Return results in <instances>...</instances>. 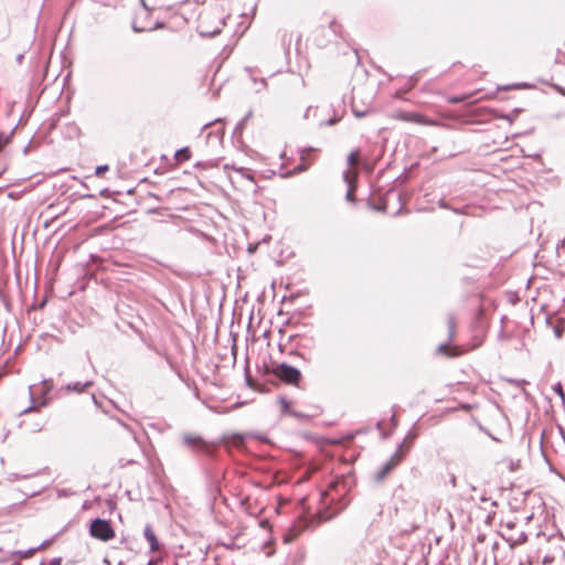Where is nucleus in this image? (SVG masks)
Listing matches in <instances>:
<instances>
[{
  "instance_id": "nucleus-7",
  "label": "nucleus",
  "mask_w": 565,
  "mask_h": 565,
  "mask_svg": "<svg viewBox=\"0 0 565 565\" xmlns=\"http://www.w3.org/2000/svg\"><path fill=\"white\" fill-rule=\"evenodd\" d=\"M358 170H349L344 174L345 181L349 183V192L347 194V199L349 201H354V191H355V181L358 179Z\"/></svg>"
},
{
  "instance_id": "nucleus-4",
  "label": "nucleus",
  "mask_w": 565,
  "mask_h": 565,
  "mask_svg": "<svg viewBox=\"0 0 565 565\" xmlns=\"http://www.w3.org/2000/svg\"><path fill=\"white\" fill-rule=\"evenodd\" d=\"M210 13L206 10H202L198 17V29L204 35H213L221 31L223 24L222 15L217 17V20L211 24L209 21Z\"/></svg>"
},
{
  "instance_id": "nucleus-18",
  "label": "nucleus",
  "mask_w": 565,
  "mask_h": 565,
  "mask_svg": "<svg viewBox=\"0 0 565 565\" xmlns=\"http://www.w3.org/2000/svg\"><path fill=\"white\" fill-rule=\"evenodd\" d=\"M88 385H89V383H85V384L76 383V384H74V386L68 385L67 387H68V390H74L76 392H83Z\"/></svg>"
},
{
  "instance_id": "nucleus-13",
  "label": "nucleus",
  "mask_w": 565,
  "mask_h": 565,
  "mask_svg": "<svg viewBox=\"0 0 565 565\" xmlns=\"http://www.w3.org/2000/svg\"><path fill=\"white\" fill-rule=\"evenodd\" d=\"M361 158L360 150H354L348 156V163L352 168L351 170H356L355 167L359 164Z\"/></svg>"
},
{
  "instance_id": "nucleus-3",
  "label": "nucleus",
  "mask_w": 565,
  "mask_h": 565,
  "mask_svg": "<svg viewBox=\"0 0 565 565\" xmlns=\"http://www.w3.org/2000/svg\"><path fill=\"white\" fill-rule=\"evenodd\" d=\"M89 534L97 540L107 542L116 536L115 530L110 522L103 519L92 521L89 526Z\"/></svg>"
},
{
  "instance_id": "nucleus-12",
  "label": "nucleus",
  "mask_w": 565,
  "mask_h": 565,
  "mask_svg": "<svg viewBox=\"0 0 565 565\" xmlns=\"http://www.w3.org/2000/svg\"><path fill=\"white\" fill-rule=\"evenodd\" d=\"M301 532V525L299 526H292L290 530L284 535V542L285 543H291L294 542Z\"/></svg>"
},
{
  "instance_id": "nucleus-10",
  "label": "nucleus",
  "mask_w": 565,
  "mask_h": 565,
  "mask_svg": "<svg viewBox=\"0 0 565 565\" xmlns=\"http://www.w3.org/2000/svg\"><path fill=\"white\" fill-rule=\"evenodd\" d=\"M145 537L148 541V543L150 545V550L152 552L159 551L160 546H159L158 539H157L153 530L150 526H146V529H145Z\"/></svg>"
},
{
  "instance_id": "nucleus-21",
  "label": "nucleus",
  "mask_w": 565,
  "mask_h": 565,
  "mask_svg": "<svg viewBox=\"0 0 565 565\" xmlns=\"http://www.w3.org/2000/svg\"><path fill=\"white\" fill-rule=\"evenodd\" d=\"M563 332H564V328L563 327H556L555 328V334L557 338H562L563 337Z\"/></svg>"
},
{
  "instance_id": "nucleus-26",
  "label": "nucleus",
  "mask_w": 565,
  "mask_h": 565,
  "mask_svg": "<svg viewBox=\"0 0 565 565\" xmlns=\"http://www.w3.org/2000/svg\"><path fill=\"white\" fill-rule=\"evenodd\" d=\"M4 171V168L3 169H0V175L2 174V172Z\"/></svg>"
},
{
  "instance_id": "nucleus-5",
  "label": "nucleus",
  "mask_w": 565,
  "mask_h": 565,
  "mask_svg": "<svg viewBox=\"0 0 565 565\" xmlns=\"http://www.w3.org/2000/svg\"><path fill=\"white\" fill-rule=\"evenodd\" d=\"M408 454V447L401 445L390 460L384 465L382 470L379 472V479H384L391 473L396 467H398L406 458Z\"/></svg>"
},
{
  "instance_id": "nucleus-24",
  "label": "nucleus",
  "mask_w": 565,
  "mask_h": 565,
  "mask_svg": "<svg viewBox=\"0 0 565 565\" xmlns=\"http://www.w3.org/2000/svg\"><path fill=\"white\" fill-rule=\"evenodd\" d=\"M461 408L465 409V411H469V409H471V406L468 405V404H465V405L461 406Z\"/></svg>"
},
{
  "instance_id": "nucleus-11",
  "label": "nucleus",
  "mask_w": 565,
  "mask_h": 565,
  "mask_svg": "<svg viewBox=\"0 0 565 565\" xmlns=\"http://www.w3.org/2000/svg\"><path fill=\"white\" fill-rule=\"evenodd\" d=\"M438 351L447 356H458L463 353L459 348H450L446 344L439 345Z\"/></svg>"
},
{
  "instance_id": "nucleus-8",
  "label": "nucleus",
  "mask_w": 565,
  "mask_h": 565,
  "mask_svg": "<svg viewBox=\"0 0 565 565\" xmlns=\"http://www.w3.org/2000/svg\"><path fill=\"white\" fill-rule=\"evenodd\" d=\"M311 156V149L302 150L300 156L301 162L295 168V172L306 171L312 164Z\"/></svg>"
},
{
  "instance_id": "nucleus-19",
  "label": "nucleus",
  "mask_w": 565,
  "mask_h": 565,
  "mask_svg": "<svg viewBox=\"0 0 565 565\" xmlns=\"http://www.w3.org/2000/svg\"><path fill=\"white\" fill-rule=\"evenodd\" d=\"M108 169H109V167H108V166H106V164H105V166H98V167L96 168L95 174H96L97 177H103V175H104V173H105L106 171H108Z\"/></svg>"
},
{
  "instance_id": "nucleus-23",
  "label": "nucleus",
  "mask_w": 565,
  "mask_h": 565,
  "mask_svg": "<svg viewBox=\"0 0 565 565\" xmlns=\"http://www.w3.org/2000/svg\"><path fill=\"white\" fill-rule=\"evenodd\" d=\"M8 142V139H1L0 138V150L3 148V146Z\"/></svg>"
},
{
  "instance_id": "nucleus-2",
  "label": "nucleus",
  "mask_w": 565,
  "mask_h": 565,
  "mask_svg": "<svg viewBox=\"0 0 565 565\" xmlns=\"http://www.w3.org/2000/svg\"><path fill=\"white\" fill-rule=\"evenodd\" d=\"M392 117L399 121L412 122L416 125L435 127L441 126L437 119L429 118L426 115L417 111L397 110L393 114Z\"/></svg>"
},
{
  "instance_id": "nucleus-1",
  "label": "nucleus",
  "mask_w": 565,
  "mask_h": 565,
  "mask_svg": "<svg viewBox=\"0 0 565 565\" xmlns=\"http://www.w3.org/2000/svg\"><path fill=\"white\" fill-rule=\"evenodd\" d=\"M270 374L275 375L286 385H290L294 387H301L302 374L301 372L287 364V363H278L270 371Z\"/></svg>"
},
{
  "instance_id": "nucleus-6",
  "label": "nucleus",
  "mask_w": 565,
  "mask_h": 565,
  "mask_svg": "<svg viewBox=\"0 0 565 565\" xmlns=\"http://www.w3.org/2000/svg\"><path fill=\"white\" fill-rule=\"evenodd\" d=\"M184 443L193 449L209 451L207 444L200 436L186 435L184 437Z\"/></svg>"
},
{
  "instance_id": "nucleus-17",
  "label": "nucleus",
  "mask_w": 565,
  "mask_h": 565,
  "mask_svg": "<svg viewBox=\"0 0 565 565\" xmlns=\"http://www.w3.org/2000/svg\"><path fill=\"white\" fill-rule=\"evenodd\" d=\"M471 95H462V96H454L448 98V103L450 104H458L461 102L467 100Z\"/></svg>"
},
{
  "instance_id": "nucleus-20",
  "label": "nucleus",
  "mask_w": 565,
  "mask_h": 565,
  "mask_svg": "<svg viewBox=\"0 0 565 565\" xmlns=\"http://www.w3.org/2000/svg\"><path fill=\"white\" fill-rule=\"evenodd\" d=\"M36 550H38V548H31L30 551L25 552V553L22 555V557H23V558H29V557L33 556V554L35 553V551H36Z\"/></svg>"
},
{
  "instance_id": "nucleus-9",
  "label": "nucleus",
  "mask_w": 565,
  "mask_h": 565,
  "mask_svg": "<svg viewBox=\"0 0 565 565\" xmlns=\"http://www.w3.org/2000/svg\"><path fill=\"white\" fill-rule=\"evenodd\" d=\"M192 157V152L190 150L189 147H184L182 149H179L175 153H174V168L179 167L180 164H182L183 162L185 161H189Z\"/></svg>"
},
{
  "instance_id": "nucleus-22",
  "label": "nucleus",
  "mask_w": 565,
  "mask_h": 565,
  "mask_svg": "<svg viewBox=\"0 0 565 565\" xmlns=\"http://www.w3.org/2000/svg\"><path fill=\"white\" fill-rule=\"evenodd\" d=\"M559 94H562L563 96H565V88L559 86V85H554L553 86Z\"/></svg>"
},
{
  "instance_id": "nucleus-14",
  "label": "nucleus",
  "mask_w": 565,
  "mask_h": 565,
  "mask_svg": "<svg viewBox=\"0 0 565 565\" xmlns=\"http://www.w3.org/2000/svg\"><path fill=\"white\" fill-rule=\"evenodd\" d=\"M230 445L236 448H241L244 446V436L239 434H234L230 438Z\"/></svg>"
},
{
  "instance_id": "nucleus-25",
  "label": "nucleus",
  "mask_w": 565,
  "mask_h": 565,
  "mask_svg": "<svg viewBox=\"0 0 565 565\" xmlns=\"http://www.w3.org/2000/svg\"><path fill=\"white\" fill-rule=\"evenodd\" d=\"M337 484H338V482H331V483H330V486H329V488H330V489H333V488H335V487H337Z\"/></svg>"
},
{
  "instance_id": "nucleus-16",
  "label": "nucleus",
  "mask_w": 565,
  "mask_h": 565,
  "mask_svg": "<svg viewBox=\"0 0 565 565\" xmlns=\"http://www.w3.org/2000/svg\"><path fill=\"white\" fill-rule=\"evenodd\" d=\"M447 326L449 329V337H450V339H452L455 335V332H456V319L454 316H449L447 318Z\"/></svg>"
},
{
  "instance_id": "nucleus-15",
  "label": "nucleus",
  "mask_w": 565,
  "mask_h": 565,
  "mask_svg": "<svg viewBox=\"0 0 565 565\" xmlns=\"http://www.w3.org/2000/svg\"><path fill=\"white\" fill-rule=\"evenodd\" d=\"M278 403H279V405L281 407L282 414H290L291 413V411H290L291 402L289 399H287L285 396H281V397H279Z\"/></svg>"
}]
</instances>
